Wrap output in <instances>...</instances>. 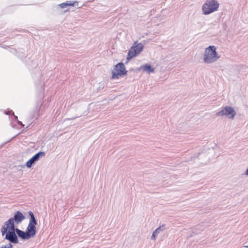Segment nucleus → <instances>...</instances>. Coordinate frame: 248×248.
Instances as JSON below:
<instances>
[{"mask_svg":"<svg viewBox=\"0 0 248 248\" xmlns=\"http://www.w3.org/2000/svg\"><path fill=\"white\" fill-rule=\"evenodd\" d=\"M244 248H248V246H245L244 247Z\"/></svg>","mask_w":248,"mask_h":248,"instance_id":"obj_36","label":"nucleus"},{"mask_svg":"<svg viewBox=\"0 0 248 248\" xmlns=\"http://www.w3.org/2000/svg\"><path fill=\"white\" fill-rule=\"evenodd\" d=\"M206 155L205 152L202 151L194 154L192 158L195 159L196 158L201 159L202 157H204Z\"/></svg>","mask_w":248,"mask_h":248,"instance_id":"obj_18","label":"nucleus"},{"mask_svg":"<svg viewBox=\"0 0 248 248\" xmlns=\"http://www.w3.org/2000/svg\"><path fill=\"white\" fill-rule=\"evenodd\" d=\"M46 155V153L44 151H40L38 153H36L32 157L34 158L35 160L37 162L39 161L42 157Z\"/></svg>","mask_w":248,"mask_h":248,"instance_id":"obj_17","label":"nucleus"},{"mask_svg":"<svg viewBox=\"0 0 248 248\" xmlns=\"http://www.w3.org/2000/svg\"><path fill=\"white\" fill-rule=\"evenodd\" d=\"M16 137V135L14 136V137H13V139L14 137Z\"/></svg>","mask_w":248,"mask_h":248,"instance_id":"obj_38","label":"nucleus"},{"mask_svg":"<svg viewBox=\"0 0 248 248\" xmlns=\"http://www.w3.org/2000/svg\"><path fill=\"white\" fill-rule=\"evenodd\" d=\"M1 47H2V48H6L7 47H9V46H1Z\"/></svg>","mask_w":248,"mask_h":248,"instance_id":"obj_34","label":"nucleus"},{"mask_svg":"<svg viewBox=\"0 0 248 248\" xmlns=\"http://www.w3.org/2000/svg\"><path fill=\"white\" fill-rule=\"evenodd\" d=\"M25 218H10L7 222L5 224L6 228L8 230V232L16 231L15 229L14 221L17 223L20 222L23 219Z\"/></svg>","mask_w":248,"mask_h":248,"instance_id":"obj_9","label":"nucleus"},{"mask_svg":"<svg viewBox=\"0 0 248 248\" xmlns=\"http://www.w3.org/2000/svg\"><path fill=\"white\" fill-rule=\"evenodd\" d=\"M37 224L35 218H31L29 223L26 229L27 233L30 238L33 237L36 233L35 225Z\"/></svg>","mask_w":248,"mask_h":248,"instance_id":"obj_8","label":"nucleus"},{"mask_svg":"<svg viewBox=\"0 0 248 248\" xmlns=\"http://www.w3.org/2000/svg\"><path fill=\"white\" fill-rule=\"evenodd\" d=\"M23 63L25 66L30 70H32V77L34 79V81H40L42 77V73L40 70V68L38 66V60L32 58V56L27 57Z\"/></svg>","mask_w":248,"mask_h":248,"instance_id":"obj_1","label":"nucleus"},{"mask_svg":"<svg viewBox=\"0 0 248 248\" xmlns=\"http://www.w3.org/2000/svg\"><path fill=\"white\" fill-rule=\"evenodd\" d=\"M143 72L150 74L155 72V68L150 63H147L143 64Z\"/></svg>","mask_w":248,"mask_h":248,"instance_id":"obj_15","label":"nucleus"},{"mask_svg":"<svg viewBox=\"0 0 248 248\" xmlns=\"http://www.w3.org/2000/svg\"><path fill=\"white\" fill-rule=\"evenodd\" d=\"M22 213H23V214H26V215H25V217H27L28 211H24V212H23Z\"/></svg>","mask_w":248,"mask_h":248,"instance_id":"obj_33","label":"nucleus"},{"mask_svg":"<svg viewBox=\"0 0 248 248\" xmlns=\"http://www.w3.org/2000/svg\"><path fill=\"white\" fill-rule=\"evenodd\" d=\"M219 3L217 0H206L202 6V12L204 15H208L217 11Z\"/></svg>","mask_w":248,"mask_h":248,"instance_id":"obj_4","label":"nucleus"},{"mask_svg":"<svg viewBox=\"0 0 248 248\" xmlns=\"http://www.w3.org/2000/svg\"><path fill=\"white\" fill-rule=\"evenodd\" d=\"M216 115L217 116H225L228 119H232L236 115V111L233 107L230 106H226L223 107L220 110L217 112Z\"/></svg>","mask_w":248,"mask_h":248,"instance_id":"obj_7","label":"nucleus"},{"mask_svg":"<svg viewBox=\"0 0 248 248\" xmlns=\"http://www.w3.org/2000/svg\"><path fill=\"white\" fill-rule=\"evenodd\" d=\"M195 235V233L194 232H192L191 234L188 236L189 237H192Z\"/></svg>","mask_w":248,"mask_h":248,"instance_id":"obj_32","label":"nucleus"},{"mask_svg":"<svg viewBox=\"0 0 248 248\" xmlns=\"http://www.w3.org/2000/svg\"><path fill=\"white\" fill-rule=\"evenodd\" d=\"M25 215L26 214L22 213L20 211H17L14 213L13 217H25Z\"/></svg>","mask_w":248,"mask_h":248,"instance_id":"obj_21","label":"nucleus"},{"mask_svg":"<svg viewBox=\"0 0 248 248\" xmlns=\"http://www.w3.org/2000/svg\"><path fill=\"white\" fill-rule=\"evenodd\" d=\"M104 87V85H103V84H100L99 86L97 87V88L96 89L97 91V92L100 91L101 90L103 89Z\"/></svg>","mask_w":248,"mask_h":248,"instance_id":"obj_26","label":"nucleus"},{"mask_svg":"<svg viewBox=\"0 0 248 248\" xmlns=\"http://www.w3.org/2000/svg\"><path fill=\"white\" fill-rule=\"evenodd\" d=\"M43 106V103H37L34 108L31 111L30 114V118L32 120L34 118L37 119L40 115V111L41 107Z\"/></svg>","mask_w":248,"mask_h":248,"instance_id":"obj_10","label":"nucleus"},{"mask_svg":"<svg viewBox=\"0 0 248 248\" xmlns=\"http://www.w3.org/2000/svg\"><path fill=\"white\" fill-rule=\"evenodd\" d=\"M69 11V8H68L67 9L65 10V12Z\"/></svg>","mask_w":248,"mask_h":248,"instance_id":"obj_35","label":"nucleus"},{"mask_svg":"<svg viewBox=\"0 0 248 248\" xmlns=\"http://www.w3.org/2000/svg\"><path fill=\"white\" fill-rule=\"evenodd\" d=\"M13 140V138H11L9 140L2 143L0 145V149H1L2 147H3L6 144L8 143L10 141Z\"/></svg>","mask_w":248,"mask_h":248,"instance_id":"obj_28","label":"nucleus"},{"mask_svg":"<svg viewBox=\"0 0 248 248\" xmlns=\"http://www.w3.org/2000/svg\"><path fill=\"white\" fill-rule=\"evenodd\" d=\"M36 162L34 158L32 156L23 165H19L18 167H21V169L24 168L25 166L28 168H31Z\"/></svg>","mask_w":248,"mask_h":248,"instance_id":"obj_14","label":"nucleus"},{"mask_svg":"<svg viewBox=\"0 0 248 248\" xmlns=\"http://www.w3.org/2000/svg\"><path fill=\"white\" fill-rule=\"evenodd\" d=\"M90 105V104L89 105L88 108H86V110L85 111H84V112L82 114H81L79 116H76L75 117H72L71 118H68L66 119L67 120H75L77 118L80 117L82 116H86V115H88V114L89 113V110L90 109V108L89 107Z\"/></svg>","mask_w":248,"mask_h":248,"instance_id":"obj_19","label":"nucleus"},{"mask_svg":"<svg viewBox=\"0 0 248 248\" xmlns=\"http://www.w3.org/2000/svg\"><path fill=\"white\" fill-rule=\"evenodd\" d=\"M143 65H141L140 67H138V68H136V69H135V72H139L140 71V70H141L143 71Z\"/></svg>","mask_w":248,"mask_h":248,"instance_id":"obj_29","label":"nucleus"},{"mask_svg":"<svg viewBox=\"0 0 248 248\" xmlns=\"http://www.w3.org/2000/svg\"><path fill=\"white\" fill-rule=\"evenodd\" d=\"M127 71H128V73L129 72H132V71L135 72V69H134V68H130V70H127Z\"/></svg>","mask_w":248,"mask_h":248,"instance_id":"obj_30","label":"nucleus"},{"mask_svg":"<svg viewBox=\"0 0 248 248\" xmlns=\"http://www.w3.org/2000/svg\"><path fill=\"white\" fill-rule=\"evenodd\" d=\"M143 48L144 46L141 43L135 42L128 51L125 63L127 64L131 60L139 55Z\"/></svg>","mask_w":248,"mask_h":248,"instance_id":"obj_5","label":"nucleus"},{"mask_svg":"<svg viewBox=\"0 0 248 248\" xmlns=\"http://www.w3.org/2000/svg\"><path fill=\"white\" fill-rule=\"evenodd\" d=\"M8 50L10 53H11L15 56L16 53L17 49L14 48H10Z\"/></svg>","mask_w":248,"mask_h":248,"instance_id":"obj_23","label":"nucleus"},{"mask_svg":"<svg viewBox=\"0 0 248 248\" xmlns=\"http://www.w3.org/2000/svg\"><path fill=\"white\" fill-rule=\"evenodd\" d=\"M16 231L8 232L6 234V238L11 242L16 243L18 242L17 236L15 233Z\"/></svg>","mask_w":248,"mask_h":248,"instance_id":"obj_11","label":"nucleus"},{"mask_svg":"<svg viewBox=\"0 0 248 248\" xmlns=\"http://www.w3.org/2000/svg\"><path fill=\"white\" fill-rule=\"evenodd\" d=\"M68 2V6H72L74 7L75 6H77L78 8H79L80 7L78 6V3L79 2L77 0L75 1H71V0H67Z\"/></svg>","mask_w":248,"mask_h":248,"instance_id":"obj_20","label":"nucleus"},{"mask_svg":"<svg viewBox=\"0 0 248 248\" xmlns=\"http://www.w3.org/2000/svg\"><path fill=\"white\" fill-rule=\"evenodd\" d=\"M27 217H35L33 213L31 211H28Z\"/></svg>","mask_w":248,"mask_h":248,"instance_id":"obj_27","label":"nucleus"},{"mask_svg":"<svg viewBox=\"0 0 248 248\" xmlns=\"http://www.w3.org/2000/svg\"><path fill=\"white\" fill-rule=\"evenodd\" d=\"M16 137V135L14 136V137H13V139L14 137Z\"/></svg>","mask_w":248,"mask_h":248,"instance_id":"obj_37","label":"nucleus"},{"mask_svg":"<svg viewBox=\"0 0 248 248\" xmlns=\"http://www.w3.org/2000/svg\"><path fill=\"white\" fill-rule=\"evenodd\" d=\"M23 50V49H17L16 53L15 55V56L20 60L22 62L25 60L26 56H28V55L26 54Z\"/></svg>","mask_w":248,"mask_h":248,"instance_id":"obj_13","label":"nucleus"},{"mask_svg":"<svg viewBox=\"0 0 248 248\" xmlns=\"http://www.w3.org/2000/svg\"><path fill=\"white\" fill-rule=\"evenodd\" d=\"M61 9H64L68 7V2L65 1L63 3H60L58 5Z\"/></svg>","mask_w":248,"mask_h":248,"instance_id":"obj_22","label":"nucleus"},{"mask_svg":"<svg viewBox=\"0 0 248 248\" xmlns=\"http://www.w3.org/2000/svg\"><path fill=\"white\" fill-rule=\"evenodd\" d=\"M128 75V71L126 70L124 64L121 62L114 66L111 72L110 79H118Z\"/></svg>","mask_w":248,"mask_h":248,"instance_id":"obj_3","label":"nucleus"},{"mask_svg":"<svg viewBox=\"0 0 248 248\" xmlns=\"http://www.w3.org/2000/svg\"><path fill=\"white\" fill-rule=\"evenodd\" d=\"M0 248H13V246L10 243H9L6 245H2Z\"/></svg>","mask_w":248,"mask_h":248,"instance_id":"obj_24","label":"nucleus"},{"mask_svg":"<svg viewBox=\"0 0 248 248\" xmlns=\"http://www.w3.org/2000/svg\"><path fill=\"white\" fill-rule=\"evenodd\" d=\"M5 225H4V226H3L2 227V230H1V232H2V235H4L7 232V231L8 230L7 229V228H6V227L5 226Z\"/></svg>","mask_w":248,"mask_h":248,"instance_id":"obj_25","label":"nucleus"},{"mask_svg":"<svg viewBox=\"0 0 248 248\" xmlns=\"http://www.w3.org/2000/svg\"><path fill=\"white\" fill-rule=\"evenodd\" d=\"M220 56L217 51V47L213 45L209 46L205 48L203 61L204 63L210 64L216 62Z\"/></svg>","mask_w":248,"mask_h":248,"instance_id":"obj_2","label":"nucleus"},{"mask_svg":"<svg viewBox=\"0 0 248 248\" xmlns=\"http://www.w3.org/2000/svg\"><path fill=\"white\" fill-rule=\"evenodd\" d=\"M245 175H247L248 176V168L247 169V170H246L244 174Z\"/></svg>","mask_w":248,"mask_h":248,"instance_id":"obj_31","label":"nucleus"},{"mask_svg":"<svg viewBox=\"0 0 248 248\" xmlns=\"http://www.w3.org/2000/svg\"><path fill=\"white\" fill-rule=\"evenodd\" d=\"M0 111L2 112L4 114L9 116V119L11 121L10 124L12 127L18 129H24L25 125L21 121L18 120L17 116L15 115L14 112L12 109L8 108L6 110L1 109Z\"/></svg>","mask_w":248,"mask_h":248,"instance_id":"obj_6","label":"nucleus"},{"mask_svg":"<svg viewBox=\"0 0 248 248\" xmlns=\"http://www.w3.org/2000/svg\"><path fill=\"white\" fill-rule=\"evenodd\" d=\"M16 232L18 236L19 237H21L23 239H29L30 237L29 236V235L27 233V232L26 231L23 232L21 230H19L18 229H16Z\"/></svg>","mask_w":248,"mask_h":248,"instance_id":"obj_16","label":"nucleus"},{"mask_svg":"<svg viewBox=\"0 0 248 248\" xmlns=\"http://www.w3.org/2000/svg\"><path fill=\"white\" fill-rule=\"evenodd\" d=\"M165 230V225L159 226L153 232L152 236H151V239L153 241H155L158 235Z\"/></svg>","mask_w":248,"mask_h":248,"instance_id":"obj_12","label":"nucleus"}]
</instances>
